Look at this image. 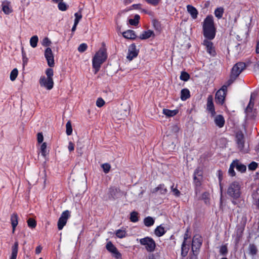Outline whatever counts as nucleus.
<instances>
[{"label":"nucleus","instance_id":"7","mask_svg":"<svg viewBox=\"0 0 259 259\" xmlns=\"http://www.w3.org/2000/svg\"><path fill=\"white\" fill-rule=\"evenodd\" d=\"M108 199L110 200H115L121 196L119 188L115 187H111L108 190Z\"/></svg>","mask_w":259,"mask_h":259},{"label":"nucleus","instance_id":"22","mask_svg":"<svg viewBox=\"0 0 259 259\" xmlns=\"http://www.w3.org/2000/svg\"><path fill=\"white\" fill-rule=\"evenodd\" d=\"M18 216L17 213H14L11 216V223L12 226V232L14 233L16 226L18 225Z\"/></svg>","mask_w":259,"mask_h":259},{"label":"nucleus","instance_id":"43","mask_svg":"<svg viewBox=\"0 0 259 259\" xmlns=\"http://www.w3.org/2000/svg\"><path fill=\"white\" fill-rule=\"evenodd\" d=\"M115 234L119 238H122L125 237L126 233L124 230L118 229L116 231Z\"/></svg>","mask_w":259,"mask_h":259},{"label":"nucleus","instance_id":"5","mask_svg":"<svg viewBox=\"0 0 259 259\" xmlns=\"http://www.w3.org/2000/svg\"><path fill=\"white\" fill-rule=\"evenodd\" d=\"M141 245H144L146 249L149 252H153L155 248L156 244L154 240L151 237H146L140 240Z\"/></svg>","mask_w":259,"mask_h":259},{"label":"nucleus","instance_id":"13","mask_svg":"<svg viewBox=\"0 0 259 259\" xmlns=\"http://www.w3.org/2000/svg\"><path fill=\"white\" fill-rule=\"evenodd\" d=\"M139 53V50L136 49V46L135 44H131L128 49V54L126 58L132 61L133 59L137 57Z\"/></svg>","mask_w":259,"mask_h":259},{"label":"nucleus","instance_id":"36","mask_svg":"<svg viewBox=\"0 0 259 259\" xmlns=\"http://www.w3.org/2000/svg\"><path fill=\"white\" fill-rule=\"evenodd\" d=\"M130 221L133 223H136L139 221L138 213L136 211H132L130 214Z\"/></svg>","mask_w":259,"mask_h":259},{"label":"nucleus","instance_id":"18","mask_svg":"<svg viewBox=\"0 0 259 259\" xmlns=\"http://www.w3.org/2000/svg\"><path fill=\"white\" fill-rule=\"evenodd\" d=\"M187 9L188 13L190 14L191 17L193 19L197 18L198 12L197 10L193 6L188 5L187 6Z\"/></svg>","mask_w":259,"mask_h":259},{"label":"nucleus","instance_id":"6","mask_svg":"<svg viewBox=\"0 0 259 259\" xmlns=\"http://www.w3.org/2000/svg\"><path fill=\"white\" fill-rule=\"evenodd\" d=\"M70 217V212L68 210H66L62 213L57 223V226L59 230H61L66 225L67 220Z\"/></svg>","mask_w":259,"mask_h":259},{"label":"nucleus","instance_id":"29","mask_svg":"<svg viewBox=\"0 0 259 259\" xmlns=\"http://www.w3.org/2000/svg\"><path fill=\"white\" fill-rule=\"evenodd\" d=\"M165 232L166 231L164 228L161 225L157 226L154 231L155 234L158 237H161L163 236L165 233Z\"/></svg>","mask_w":259,"mask_h":259},{"label":"nucleus","instance_id":"52","mask_svg":"<svg viewBox=\"0 0 259 259\" xmlns=\"http://www.w3.org/2000/svg\"><path fill=\"white\" fill-rule=\"evenodd\" d=\"M46 74L47 76V78H53V76L54 75L53 70L51 68H47L46 70Z\"/></svg>","mask_w":259,"mask_h":259},{"label":"nucleus","instance_id":"57","mask_svg":"<svg viewBox=\"0 0 259 259\" xmlns=\"http://www.w3.org/2000/svg\"><path fill=\"white\" fill-rule=\"evenodd\" d=\"M209 193L208 192H205L202 193L201 198L202 199L204 200L205 201V203L207 204V200L209 199Z\"/></svg>","mask_w":259,"mask_h":259},{"label":"nucleus","instance_id":"55","mask_svg":"<svg viewBox=\"0 0 259 259\" xmlns=\"http://www.w3.org/2000/svg\"><path fill=\"white\" fill-rule=\"evenodd\" d=\"M105 104V101L102 98H98L96 101V105L98 107H101Z\"/></svg>","mask_w":259,"mask_h":259},{"label":"nucleus","instance_id":"58","mask_svg":"<svg viewBox=\"0 0 259 259\" xmlns=\"http://www.w3.org/2000/svg\"><path fill=\"white\" fill-rule=\"evenodd\" d=\"M37 140L38 143H41L44 140V136L42 133H38L37 134Z\"/></svg>","mask_w":259,"mask_h":259},{"label":"nucleus","instance_id":"42","mask_svg":"<svg viewBox=\"0 0 259 259\" xmlns=\"http://www.w3.org/2000/svg\"><path fill=\"white\" fill-rule=\"evenodd\" d=\"M18 74V71L17 68H14L12 70L10 73V79L12 81H14L17 77Z\"/></svg>","mask_w":259,"mask_h":259},{"label":"nucleus","instance_id":"32","mask_svg":"<svg viewBox=\"0 0 259 259\" xmlns=\"http://www.w3.org/2000/svg\"><path fill=\"white\" fill-rule=\"evenodd\" d=\"M140 17L139 15L136 14L134 16V19H130L128 20L129 23L131 25L137 26L139 23Z\"/></svg>","mask_w":259,"mask_h":259},{"label":"nucleus","instance_id":"3","mask_svg":"<svg viewBox=\"0 0 259 259\" xmlns=\"http://www.w3.org/2000/svg\"><path fill=\"white\" fill-rule=\"evenodd\" d=\"M227 194L234 199H237L240 197V185L239 182L234 181L232 182L229 186L227 190Z\"/></svg>","mask_w":259,"mask_h":259},{"label":"nucleus","instance_id":"44","mask_svg":"<svg viewBox=\"0 0 259 259\" xmlns=\"http://www.w3.org/2000/svg\"><path fill=\"white\" fill-rule=\"evenodd\" d=\"M40 153L41 155L45 157L47 155V144L43 143L40 146Z\"/></svg>","mask_w":259,"mask_h":259},{"label":"nucleus","instance_id":"61","mask_svg":"<svg viewBox=\"0 0 259 259\" xmlns=\"http://www.w3.org/2000/svg\"><path fill=\"white\" fill-rule=\"evenodd\" d=\"M68 148V150L70 152H71L74 150V144L72 142H69Z\"/></svg>","mask_w":259,"mask_h":259},{"label":"nucleus","instance_id":"24","mask_svg":"<svg viewBox=\"0 0 259 259\" xmlns=\"http://www.w3.org/2000/svg\"><path fill=\"white\" fill-rule=\"evenodd\" d=\"M214 122L220 128L223 127L225 124V119L223 115H217L214 119Z\"/></svg>","mask_w":259,"mask_h":259},{"label":"nucleus","instance_id":"35","mask_svg":"<svg viewBox=\"0 0 259 259\" xmlns=\"http://www.w3.org/2000/svg\"><path fill=\"white\" fill-rule=\"evenodd\" d=\"M106 248L110 253H113L117 249L111 241H109L107 243Z\"/></svg>","mask_w":259,"mask_h":259},{"label":"nucleus","instance_id":"64","mask_svg":"<svg viewBox=\"0 0 259 259\" xmlns=\"http://www.w3.org/2000/svg\"><path fill=\"white\" fill-rule=\"evenodd\" d=\"M255 52L256 54H259V40L256 42Z\"/></svg>","mask_w":259,"mask_h":259},{"label":"nucleus","instance_id":"10","mask_svg":"<svg viewBox=\"0 0 259 259\" xmlns=\"http://www.w3.org/2000/svg\"><path fill=\"white\" fill-rule=\"evenodd\" d=\"M39 84L41 87H44L48 90H51L54 87L53 78H46L44 76L40 77Z\"/></svg>","mask_w":259,"mask_h":259},{"label":"nucleus","instance_id":"45","mask_svg":"<svg viewBox=\"0 0 259 259\" xmlns=\"http://www.w3.org/2000/svg\"><path fill=\"white\" fill-rule=\"evenodd\" d=\"M228 252V250L227 245H222L220 249V253L223 256H226Z\"/></svg>","mask_w":259,"mask_h":259},{"label":"nucleus","instance_id":"38","mask_svg":"<svg viewBox=\"0 0 259 259\" xmlns=\"http://www.w3.org/2000/svg\"><path fill=\"white\" fill-rule=\"evenodd\" d=\"M21 53L22 56L23 66V68H24L25 66H26L28 63V59L26 56V54L23 47L21 48Z\"/></svg>","mask_w":259,"mask_h":259},{"label":"nucleus","instance_id":"54","mask_svg":"<svg viewBox=\"0 0 259 259\" xmlns=\"http://www.w3.org/2000/svg\"><path fill=\"white\" fill-rule=\"evenodd\" d=\"M112 253V255L113 257H114L116 259H122V255L120 252H119L117 249L114 252H113Z\"/></svg>","mask_w":259,"mask_h":259},{"label":"nucleus","instance_id":"9","mask_svg":"<svg viewBox=\"0 0 259 259\" xmlns=\"http://www.w3.org/2000/svg\"><path fill=\"white\" fill-rule=\"evenodd\" d=\"M245 68L246 65L244 63L238 62L233 67L231 74L237 78Z\"/></svg>","mask_w":259,"mask_h":259},{"label":"nucleus","instance_id":"46","mask_svg":"<svg viewBox=\"0 0 259 259\" xmlns=\"http://www.w3.org/2000/svg\"><path fill=\"white\" fill-rule=\"evenodd\" d=\"M68 7L69 6L67 5L65 3L63 2V1L59 3L58 5L59 10L61 11H66L68 9Z\"/></svg>","mask_w":259,"mask_h":259},{"label":"nucleus","instance_id":"19","mask_svg":"<svg viewBox=\"0 0 259 259\" xmlns=\"http://www.w3.org/2000/svg\"><path fill=\"white\" fill-rule=\"evenodd\" d=\"M2 10L6 15H9L12 12V9L10 8V2L6 1L2 4Z\"/></svg>","mask_w":259,"mask_h":259},{"label":"nucleus","instance_id":"14","mask_svg":"<svg viewBox=\"0 0 259 259\" xmlns=\"http://www.w3.org/2000/svg\"><path fill=\"white\" fill-rule=\"evenodd\" d=\"M206 109L211 113L212 116L215 114L214 106L213 102V97L212 95H209L207 99Z\"/></svg>","mask_w":259,"mask_h":259},{"label":"nucleus","instance_id":"17","mask_svg":"<svg viewBox=\"0 0 259 259\" xmlns=\"http://www.w3.org/2000/svg\"><path fill=\"white\" fill-rule=\"evenodd\" d=\"M151 37H154L155 34L153 30H148L147 31H143L139 36V38L142 40L147 39Z\"/></svg>","mask_w":259,"mask_h":259},{"label":"nucleus","instance_id":"25","mask_svg":"<svg viewBox=\"0 0 259 259\" xmlns=\"http://www.w3.org/2000/svg\"><path fill=\"white\" fill-rule=\"evenodd\" d=\"M18 242L16 241L12 247V253L10 259H16L18 250Z\"/></svg>","mask_w":259,"mask_h":259},{"label":"nucleus","instance_id":"31","mask_svg":"<svg viewBox=\"0 0 259 259\" xmlns=\"http://www.w3.org/2000/svg\"><path fill=\"white\" fill-rule=\"evenodd\" d=\"M155 220L151 217H146L144 220V225L148 227L153 226L154 224Z\"/></svg>","mask_w":259,"mask_h":259},{"label":"nucleus","instance_id":"30","mask_svg":"<svg viewBox=\"0 0 259 259\" xmlns=\"http://www.w3.org/2000/svg\"><path fill=\"white\" fill-rule=\"evenodd\" d=\"M189 250V245H187L185 241H183L181 246V255L183 257H185Z\"/></svg>","mask_w":259,"mask_h":259},{"label":"nucleus","instance_id":"37","mask_svg":"<svg viewBox=\"0 0 259 259\" xmlns=\"http://www.w3.org/2000/svg\"><path fill=\"white\" fill-rule=\"evenodd\" d=\"M235 162H236L233 160V162L231 163L229 168L228 172L229 175L231 177H234L236 175V172L234 170V168L236 167L235 164Z\"/></svg>","mask_w":259,"mask_h":259},{"label":"nucleus","instance_id":"40","mask_svg":"<svg viewBox=\"0 0 259 259\" xmlns=\"http://www.w3.org/2000/svg\"><path fill=\"white\" fill-rule=\"evenodd\" d=\"M66 133L67 136H70L72 134V127L71 122L70 120L68 121L66 124Z\"/></svg>","mask_w":259,"mask_h":259},{"label":"nucleus","instance_id":"12","mask_svg":"<svg viewBox=\"0 0 259 259\" xmlns=\"http://www.w3.org/2000/svg\"><path fill=\"white\" fill-rule=\"evenodd\" d=\"M45 57L47 60L49 66L52 67L54 66V57L52 49L48 47L45 51Z\"/></svg>","mask_w":259,"mask_h":259},{"label":"nucleus","instance_id":"16","mask_svg":"<svg viewBox=\"0 0 259 259\" xmlns=\"http://www.w3.org/2000/svg\"><path fill=\"white\" fill-rule=\"evenodd\" d=\"M256 97V95L254 93H251L250 95V100L249 103L245 109V112H251L254 105V100Z\"/></svg>","mask_w":259,"mask_h":259},{"label":"nucleus","instance_id":"48","mask_svg":"<svg viewBox=\"0 0 259 259\" xmlns=\"http://www.w3.org/2000/svg\"><path fill=\"white\" fill-rule=\"evenodd\" d=\"M75 19L74 23L78 24L80 19L82 18L81 12H76L74 14Z\"/></svg>","mask_w":259,"mask_h":259},{"label":"nucleus","instance_id":"4","mask_svg":"<svg viewBox=\"0 0 259 259\" xmlns=\"http://www.w3.org/2000/svg\"><path fill=\"white\" fill-rule=\"evenodd\" d=\"M202 244V238L201 236L195 235L193 237L191 247L193 255H198Z\"/></svg>","mask_w":259,"mask_h":259},{"label":"nucleus","instance_id":"49","mask_svg":"<svg viewBox=\"0 0 259 259\" xmlns=\"http://www.w3.org/2000/svg\"><path fill=\"white\" fill-rule=\"evenodd\" d=\"M101 167H102V168L103 169V171L105 174L108 173L109 172V171H110V168H111L110 165L109 163H104V164H102Z\"/></svg>","mask_w":259,"mask_h":259},{"label":"nucleus","instance_id":"1","mask_svg":"<svg viewBox=\"0 0 259 259\" xmlns=\"http://www.w3.org/2000/svg\"><path fill=\"white\" fill-rule=\"evenodd\" d=\"M203 35L205 39L203 45L205 46L206 51L211 56L214 57L217 53L213 43L210 41L215 36L217 29L215 27L213 16L207 15L202 22Z\"/></svg>","mask_w":259,"mask_h":259},{"label":"nucleus","instance_id":"26","mask_svg":"<svg viewBox=\"0 0 259 259\" xmlns=\"http://www.w3.org/2000/svg\"><path fill=\"white\" fill-rule=\"evenodd\" d=\"M190 97V92L188 89L185 88L181 90L180 98L182 101H186L188 99H189Z\"/></svg>","mask_w":259,"mask_h":259},{"label":"nucleus","instance_id":"53","mask_svg":"<svg viewBox=\"0 0 259 259\" xmlns=\"http://www.w3.org/2000/svg\"><path fill=\"white\" fill-rule=\"evenodd\" d=\"M41 44L43 46L49 47L51 44V41L48 37H46L42 39Z\"/></svg>","mask_w":259,"mask_h":259},{"label":"nucleus","instance_id":"20","mask_svg":"<svg viewBox=\"0 0 259 259\" xmlns=\"http://www.w3.org/2000/svg\"><path fill=\"white\" fill-rule=\"evenodd\" d=\"M158 191H160V193L161 195H165L167 192V189L163 184H159L157 187L153 189L151 192L152 193H155Z\"/></svg>","mask_w":259,"mask_h":259},{"label":"nucleus","instance_id":"59","mask_svg":"<svg viewBox=\"0 0 259 259\" xmlns=\"http://www.w3.org/2000/svg\"><path fill=\"white\" fill-rule=\"evenodd\" d=\"M172 192L173 193V195L176 197H179L181 195L180 191L176 187L175 189L172 190Z\"/></svg>","mask_w":259,"mask_h":259},{"label":"nucleus","instance_id":"27","mask_svg":"<svg viewBox=\"0 0 259 259\" xmlns=\"http://www.w3.org/2000/svg\"><path fill=\"white\" fill-rule=\"evenodd\" d=\"M178 112L179 110L177 109L171 110L168 109H163L162 110L163 114L169 117L174 116L177 115Z\"/></svg>","mask_w":259,"mask_h":259},{"label":"nucleus","instance_id":"62","mask_svg":"<svg viewBox=\"0 0 259 259\" xmlns=\"http://www.w3.org/2000/svg\"><path fill=\"white\" fill-rule=\"evenodd\" d=\"M141 7V5L140 4H133L132 6V7L134 9H140Z\"/></svg>","mask_w":259,"mask_h":259},{"label":"nucleus","instance_id":"28","mask_svg":"<svg viewBox=\"0 0 259 259\" xmlns=\"http://www.w3.org/2000/svg\"><path fill=\"white\" fill-rule=\"evenodd\" d=\"M224 13V8L220 7L216 8L214 11V14L218 19L222 18L223 14Z\"/></svg>","mask_w":259,"mask_h":259},{"label":"nucleus","instance_id":"41","mask_svg":"<svg viewBox=\"0 0 259 259\" xmlns=\"http://www.w3.org/2000/svg\"><path fill=\"white\" fill-rule=\"evenodd\" d=\"M27 223L28 226L31 229L35 228L36 226V222L32 218H29L27 220Z\"/></svg>","mask_w":259,"mask_h":259},{"label":"nucleus","instance_id":"51","mask_svg":"<svg viewBox=\"0 0 259 259\" xmlns=\"http://www.w3.org/2000/svg\"><path fill=\"white\" fill-rule=\"evenodd\" d=\"M87 45L85 43H82L79 46L78 48V51L80 53H83L87 50Z\"/></svg>","mask_w":259,"mask_h":259},{"label":"nucleus","instance_id":"34","mask_svg":"<svg viewBox=\"0 0 259 259\" xmlns=\"http://www.w3.org/2000/svg\"><path fill=\"white\" fill-rule=\"evenodd\" d=\"M38 37L37 35H33L30 39V45L31 47L35 48L37 47Z\"/></svg>","mask_w":259,"mask_h":259},{"label":"nucleus","instance_id":"63","mask_svg":"<svg viewBox=\"0 0 259 259\" xmlns=\"http://www.w3.org/2000/svg\"><path fill=\"white\" fill-rule=\"evenodd\" d=\"M254 69L255 70V71L259 72V61H257V62L254 65Z\"/></svg>","mask_w":259,"mask_h":259},{"label":"nucleus","instance_id":"2","mask_svg":"<svg viewBox=\"0 0 259 259\" xmlns=\"http://www.w3.org/2000/svg\"><path fill=\"white\" fill-rule=\"evenodd\" d=\"M107 58L105 49L101 48L95 55L92 59V66L97 73L100 70L101 64L105 61Z\"/></svg>","mask_w":259,"mask_h":259},{"label":"nucleus","instance_id":"15","mask_svg":"<svg viewBox=\"0 0 259 259\" xmlns=\"http://www.w3.org/2000/svg\"><path fill=\"white\" fill-rule=\"evenodd\" d=\"M226 94L223 91H218L215 93V101L218 104L222 105L225 101Z\"/></svg>","mask_w":259,"mask_h":259},{"label":"nucleus","instance_id":"33","mask_svg":"<svg viewBox=\"0 0 259 259\" xmlns=\"http://www.w3.org/2000/svg\"><path fill=\"white\" fill-rule=\"evenodd\" d=\"M249 253L252 256L256 255L257 253V249L254 244H250L248 247Z\"/></svg>","mask_w":259,"mask_h":259},{"label":"nucleus","instance_id":"50","mask_svg":"<svg viewBox=\"0 0 259 259\" xmlns=\"http://www.w3.org/2000/svg\"><path fill=\"white\" fill-rule=\"evenodd\" d=\"M152 24L154 28L158 31L160 30L161 29V25L160 22L157 20H153L152 21Z\"/></svg>","mask_w":259,"mask_h":259},{"label":"nucleus","instance_id":"47","mask_svg":"<svg viewBox=\"0 0 259 259\" xmlns=\"http://www.w3.org/2000/svg\"><path fill=\"white\" fill-rule=\"evenodd\" d=\"M258 163L255 161H252L248 165V169L251 171L255 170L258 167Z\"/></svg>","mask_w":259,"mask_h":259},{"label":"nucleus","instance_id":"60","mask_svg":"<svg viewBox=\"0 0 259 259\" xmlns=\"http://www.w3.org/2000/svg\"><path fill=\"white\" fill-rule=\"evenodd\" d=\"M236 79V78H235V76L231 74L230 78L227 81V85L228 86L231 84L233 81Z\"/></svg>","mask_w":259,"mask_h":259},{"label":"nucleus","instance_id":"21","mask_svg":"<svg viewBox=\"0 0 259 259\" xmlns=\"http://www.w3.org/2000/svg\"><path fill=\"white\" fill-rule=\"evenodd\" d=\"M123 36L127 39H135L137 35L135 32L133 30H127L122 33Z\"/></svg>","mask_w":259,"mask_h":259},{"label":"nucleus","instance_id":"8","mask_svg":"<svg viewBox=\"0 0 259 259\" xmlns=\"http://www.w3.org/2000/svg\"><path fill=\"white\" fill-rule=\"evenodd\" d=\"M235 141L237 145V147L241 152L244 151V136L241 131L238 132L236 134Z\"/></svg>","mask_w":259,"mask_h":259},{"label":"nucleus","instance_id":"39","mask_svg":"<svg viewBox=\"0 0 259 259\" xmlns=\"http://www.w3.org/2000/svg\"><path fill=\"white\" fill-rule=\"evenodd\" d=\"M190 75L187 72L184 71L181 72V75L180 76V79L181 80L187 81L190 79Z\"/></svg>","mask_w":259,"mask_h":259},{"label":"nucleus","instance_id":"11","mask_svg":"<svg viewBox=\"0 0 259 259\" xmlns=\"http://www.w3.org/2000/svg\"><path fill=\"white\" fill-rule=\"evenodd\" d=\"M202 171L197 168L195 170L193 174L194 183L196 187H199L201 185V181L203 179Z\"/></svg>","mask_w":259,"mask_h":259},{"label":"nucleus","instance_id":"23","mask_svg":"<svg viewBox=\"0 0 259 259\" xmlns=\"http://www.w3.org/2000/svg\"><path fill=\"white\" fill-rule=\"evenodd\" d=\"M234 161L236 162L235 164L238 171L244 173L246 171V166L245 164L241 163L237 159H235Z\"/></svg>","mask_w":259,"mask_h":259},{"label":"nucleus","instance_id":"56","mask_svg":"<svg viewBox=\"0 0 259 259\" xmlns=\"http://www.w3.org/2000/svg\"><path fill=\"white\" fill-rule=\"evenodd\" d=\"M148 4L156 6L160 2V0H145Z\"/></svg>","mask_w":259,"mask_h":259}]
</instances>
